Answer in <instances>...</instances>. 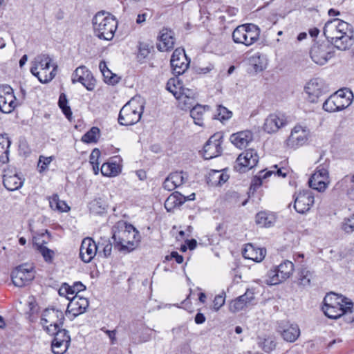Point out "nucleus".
Here are the masks:
<instances>
[{
  "instance_id": "nucleus-14",
  "label": "nucleus",
  "mask_w": 354,
  "mask_h": 354,
  "mask_svg": "<svg viewBox=\"0 0 354 354\" xmlns=\"http://www.w3.org/2000/svg\"><path fill=\"white\" fill-rule=\"evenodd\" d=\"M293 197L294 208L299 214L308 212L314 204V194L310 189L299 192Z\"/></svg>"
},
{
  "instance_id": "nucleus-35",
  "label": "nucleus",
  "mask_w": 354,
  "mask_h": 354,
  "mask_svg": "<svg viewBox=\"0 0 354 354\" xmlns=\"http://www.w3.org/2000/svg\"><path fill=\"white\" fill-rule=\"evenodd\" d=\"M329 167L330 161L326 159L324 162L317 166L315 172L312 174L314 181H316L317 178H323L325 180H330Z\"/></svg>"
},
{
  "instance_id": "nucleus-48",
  "label": "nucleus",
  "mask_w": 354,
  "mask_h": 354,
  "mask_svg": "<svg viewBox=\"0 0 354 354\" xmlns=\"http://www.w3.org/2000/svg\"><path fill=\"white\" fill-rule=\"evenodd\" d=\"M232 115V113L229 111L227 108L219 105L217 108L216 114L214 115L213 118L220 120L223 122L225 120H229Z\"/></svg>"
},
{
  "instance_id": "nucleus-27",
  "label": "nucleus",
  "mask_w": 354,
  "mask_h": 354,
  "mask_svg": "<svg viewBox=\"0 0 354 354\" xmlns=\"http://www.w3.org/2000/svg\"><path fill=\"white\" fill-rule=\"evenodd\" d=\"M253 140L250 131H243L233 133L230 136L231 142L239 149L245 147Z\"/></svg>"
},
{
  "instance_id": "nucleus-52",
  "label": "nucleus",
  "mask_w": 354,
  "mask_h": 354,
  "mask_svg": "<svg viewBox=\"0 0 354 354\" xmlns=\"http://www.w3.org/2000/svg\"><path fill=\"white\" fill-rule=\"evenodd\" d=\"M250 62L253 66L255 71H261L264 68V65L261 59V56L259 53L252 55L250 58Z\"/></svg>"
},
{
  "instance_id": "nucleus-37",
  "label": "nucleus",
  "mask_w": 354,
  "mask_h": 354,
  "mask_svg": "<svg viewBox=\"0 0 354 354\" xmlns=\"http://www.w3.org/2000/svg\"><path fill=\"white\" fill-rule=\"evenodd\" d=\"M53 70L48 73V74H44V78L39 76V72L38 71L39 66L35 63V66L30 68L31 73L37 77L39 82L41 83H47L51 81L56 75V70L57 66L56 64L53 65Z\"/></svg>"
},
{
  "instance_id": "nucleus-17",
  "label": "nucleus",
  "mask_w": 354,
  "mask_h": 354,
  "mask_svg": "<svg viewBox=\"0 0 354 354\" xmlns=\"http://www.w3.org/2000/svg\"><path fill=\"white\" fill-rule=\"evenodd\" d=\"M71 80L73 84L81 83L88 91H93L95 88V80L85 66H80L75 70Z\"/></svg>"
},
{
  "instance_id": "nucleus-22",
  "label": "nucleus",
  "mask_w": 354,
  "mask_h": 354,
  "mask_svg": "<svg viewBox=\"0 0 354 354\" xmlns=\"http://www.w3.org/2000/svg\"><path fill=\"white\" fill-rule=\"evenodd\" d=\"M98 246L91 238H85L81 244L80 257L85 263L90 262L95 256Z\"/></svg>"
},
{
  "instance_id": "nucleus-24",
  "label": "nucleus",
  "mask_w": 354,
  "mask_h": 354,
  "mask_svg": "<svg viewBox=\"0 0 354 354\" xmlns=\"http://www.w3.org/2000/svg\"><path fill=\"white\" fill-rule=\"evenodd\" d=\"M195 198V194L185 196L178 192L172 193L165 201V207L167 212H172L175 208L179 207L186 201H192Z\"/></svg>"
},
{
  "instance_id": "nucleus-7",
  "label": "nucleus",
  "mask_w": 354,
  "mask_h": 354,
  "mask_svg": "<svg viewBox=\"0 0 354 354\" xmlns=\"http://www.w3.org/2000/svg\"><path fill=\"white\" fill-rule=\"evenodd\" d=\"M260 28L253 24H245L237 26L232 32L233 41L247 46L255 43L260 35Z\"/></svg>"
},
{
  "instance_id": "nucleus-40",
  "label": "nucleus",
  "mask_w": 354,
  "mask_h": 354,
  "mask_svg": "<svg viewBox=\"0 0 354 354\" xmlns=\"http://www.w3.org/2000/svg\"><path fill=\"white\" fill-rule=\"evenodd\" d=\"M51 58L48 55L42 54L37 56L35 59V63L41 68L44 74H48L47 71L49 69Z\"/></svg>"
},
{
  "instance_id": "nucleus-36",
  "label": "nucleus",
  "mask_w": 354,
  "mask_h": 354,
  "mask_svg": "<svg viewBox=\"0 0 354 354\" xmlns=\"http://www.w3.org/2000/svg\"><path fill=\"white\" fill-rule=\"evenodd\" d=\"M49 204L53 209L60 212H66L70 209L66 203L64 201L60 200L57 194H54L49 198Z\"/></svg>"
},
{
  "instance_id": "nucleus-50",
  "label": "nucleus",
  "mask_w": 354,
  "mask_h": 354,
  "mask_svg": "<svg viewBox=\"0 0 354 354\" xmlns=\"http://www.w3.org/2000/svg\"><path fill=\"white\" fill-rule=\"evenodd\" d=\"M69 345L65 342L53 339L51 344L52 351L55 354H64L67 351Z\"/></svg>"
},
{
  "instance_id": "nucleus-34",
  "label": "nucleus",
  "mask_w": 354,
  "mask_h": 354,
  "mask_svg": "<svg viewBox=\"0 0 354 354\" xmlns=\"http://www.w3.org/2000/svg\"><path fill=\"white\" fill-rule=\"evenodd\" d=\"M276 221L274 214L266 212H260L256 215V223L262 227H269Z\"/></svg>"
},
{
  "instance_id": "nucleus-30",
  "label": "nucleus",
  "mask_w": 354,
  "mask_h": 354,
  "mask_svg": "<svg viewBox=\"0 0 354 354\" xmlns=\"http://www.w3.org/2000/svg\"><path fill=\"white\" fill-rule=\"evenodd\" d=\"M3 183L4 187L9 191L19 189L23 185V180L17 174H5Z\"/></svg>"
},
{
  "instance_id": "nucleus-58",
  "label": "nucleus",
  "mask_w": 354,
  "mask_h": 354,
  "mask_svg": "<svg viewBox=\"0 0 354 354\" xmlns=\"http://www.w3.org/2000/svg\"><path fill=\"white\" fill-rule=\"evenodd\" d=\"M225 304V297L222 295H218L213 301V307L215 310H218Z\"/></svg>"
},
{
  "instance_id": "nucleus-5",
  "label": "nucleus",
  "mask_w": 354,
  "mask_h": 354,
  "mask_svg": "<svg viewBox=\"0 0 354 354\" xmlns=\"http://www.w3.org/2000/svg\"><path fill=\"white\" fill-rule=\"evenodd\" d=\"M93 26L97 37L111 40L117 28V21L113 16L106 15L104 12H100L93 17Z\"/></svg>"
},
{
  "instance_id": "nucleus-60",
  "label": "nucleus",
  "mask_w": 354,
  "mask_h": 354,
  "mask_svg": "<svg viewBox=\"0 0 354 354\" xmlns=\"http://www.w3.org/2000/svg\"><path fill=\"white\" fill-rule=\"evenodd\" d=\"M165 259L167 261L174 259L179 264L183 261V257L175 251L172 252L170 255L166 256Z\"/></svg>"
},
{
  "instance_id": "nucleus-64",
  "label": "nucleus",
  "mask_w": 354,
  "mask_h": 354,
  "mask_svg": "<svg viewBox=\"0 0 354 354\" xmlns=\"http://www.w3.org/2000/svg\"><path fill=\"white\" fill-rule=\"evenodd\" d=\"M72 287L73 290H75V295H79V293L81 291H83L86 289V286L80 281L74 283Z\"/></svg>"
},
{
  "instance_id": "nucleus-59",
  "label": "nucleus",
  "mask_w": 354,
  "mask_h": 354,
  "mask_svg": "<svg viewBox=\"0 0 354 354\" xmlns=\"http://www.w3.org/2000/svg\"><path fill=\"white\" fill-rule=\"evenodd\" d=\"M100 157V150L97 149H93L90 155L89 162L91 163V165L100 164V162H99Z\"/></svg>"
},
{
  "instance_id": "nucleus-10",
  "label": "nucleus",
  "mask_w": 354,
  "mask_h": 354,
  "mask_svg": "<svg viewBox=\"0 0 354 354\" xmlns=\"http://www.w3.org/2000/svg\"><path fill=\"white\" fill-rule=\"evenodd\" d=\"M35 277L34 268L30 264L17 266L11 273V278L15 286L23 287L28 284Z\"/></svg>"
},
{
  "instance_id": "nucleus-9",
  "label": "nucleus",
  "mask_w": 354,
  "mask_h": 354,
  "mask_svg": "<svg viewBox=\"0 0 354 354\" xmlns=\"http://www.w3.org/2000/svg\"><path fill=\"white\" fill-rule=\"evenodd\" d=\"M63 312L55 308H46L41 314V324L48 333H55L64 324Z\"/></svg>"
},
{
  "instance_id": "nucleus-2",
  "label": "nucleus",
  "mask_w": 354,
  "mask_h": 354,
  "mask_svg": "<svg viewBox=\"0 0 354 354\" xmlns=\"http://www.w3.org/2000/svg\"><path fill=\"white\" fill-rule=\"evenodd\" d=\"M353 303L348 299L333 292L326 295L324 299L322 310L325 315L330 319H337L342 315L351 313L353 315L352 322H354V309Z\"/></svg>"
},
{
  "instance_id": "nucleus-33",
  "label": "nucleus",
  "mask_w": 354,
  "mask_h": 354,
  "mask_svg": "<svg viewBox=\"0 0 354 354\" xmlns=\"http://www.w3.org/2000/svg\"><path fill=\"white\" fill-rule=\"evenodd\" d=\"M11 141L6 134L0 135V162L6 163L9 160V148Z\"/></svg>"
},
{
  "instance_id": "nucleus-62",
  "label": "nucleus",
  "mask_w": 354,
  "mask_h": 354,
  "mask_svg": "<svg viewBox=\"0 0 354 354\" xmlns=\"http://www.w3.org/2000/svg\"><path fill=\"white\" fill-rule=\"evenodd\" d=\"M274 169L272 171H274L272 174H274L275 176H277L279 177L285 178L287 176V169L284 168H278L277 165H274L272 167Z\"/></svg>"
},
{
  "instance_id": "nucleus-1",
  "label": "nucleus",
  "mask_w": 354,
  "mask_h": 354,
  "mask_svg": "<svg viewBox=\"0 0 354 354\" xmlns=\"http://www.w3.org/2000/svg\"><path fill=\"white\" fill-rule=\"evenodd\" d=\"M324 34L338 50H346L353 44L350 24L339 19L328 21L324 27Z\"/></svg>"
},
{
  "instance_id": "nucleus-61",
  "label": "nucleus",
  "mask_w": 354,
  "mask_h": 354,
  "mask_svg": "<svg viewBox=\"0 0 354 354\" xmlns=\"http://www.w3.org/2000/svg\"><path fill=\"white\" fill-rule=\"evenodd\" d=\"M102 245H104L103 248V254L105 257H109L111 254L112 252V244L110 243L109 241H104V243H102Z\"/></svg>"
},
{
  "instance_id": "nucleus-42",
  "label": "nucleus",
  "mask_w": 354,
  "mask_h": 354,
  "mask_svg": "<svg viewBox=\"0 0 354 354\" xmlns=\"http://www.w3.org/2000/svg\"><path fill=\"white\" fill-rule=\"evenodd\" d=\"M178 101V106L183 110L191 109L196 105V99L193 97H187L185 94L184 95H178L176 97Z\"/></svg>"
},
{
  "instance_id": "nucleus-16",
  "label": "nucleus",
  "mask_w": 354,
  "mask_h": 354,
  "mask_svg": "<svg viewBox=\"0 0 354 354\" xmlns=\"http://www.w3.org/2000/svg\"><path fill=\"white\" fill-rule=\"evenodd\" d=\"M306 99L311 103H316L326 91L324 82L318 78L310 80L305 86Z\"/></svg>"
},
{
  "instance_id": "nucleus-31",
  "label": "nucleus",
  "mask_w": 354,
  "mask_h": 354,
  "mask_svg": "<svg viewBox=\"0 0 354 354\" xmlns=\"http://www.w3.org/2000/svg\"><path fill=\"white\" fill-rule=\"evenodd\" d=\"M280 333L285 341L294 342L300 335V329L297 324H290L280 330Z\"/></svg>"
},
{
  "instance_id": "nucleus-39",
  "label": "nucleus",
  "mask_w": 354,
  "mask_h": 354,
  "mask_svg": "<svg viewBox=\"0 0 354 354\" xmlns=\"http://www.w3.org/2000/svg\"><path fill=\"white\" fill-rule=\"evenodd\" d=\"M100 171L104 176H115L120 172V168L116 163L104 162L101 166Z\"/></svg>"
},
{
  "instance_id": "nucleus-4",
  "label": "nucleus",
  "mask_w": 354,
  "mask_h": 354,
  "mask_svg": "<svg viewBox=\"0 0 354 354\" xmlns=\"http://www.w3.org/2000/svg\"><path fill=\"white\" fill-rule=\"evenodd\" d=\"M145 101L141 96H135L120 109L118 122L129 126L137 123L141 118L145 109Z\"/></svg>"
},
{
  "instance_id": "nucleus-49",
  "label": "nucleus",
  "mask_w": 354,
  "mask_h": 354,
  "mask_svg": "<svg viewBox=\"0 0 354 354\" xmlns=\"http://www.w3.org/2000/svg\"><path fill=\"white\" fill-rule=\"evenodd\" d=\"M55 333H48L49 335H54L55 340H57L59 342H65L66 344H70L71 337L68 335V330L66 329H61L59 328L55 331Z\"/></svg>"
},
{
  "instance_id": "nucleus-54",
  "label": "nucleus",
  "mask_w": 354,
  "mask_h": 354,
  "mask_svg": "<svg viewBox=\"0 0 354 354\" xmlns=\"http://www.w3.org/2000/svg\"><path fill=\"white\" fill-rule=\"evenodd\" d=\"M259 344L266 352H270L276 347V342L271 337L263 339V341L259 342Z\"/></svg>"
},
{
  "instance_id": "nucleus-19",
  "label": "nucleus",
  "mask_w": 354,
  "mask_h": 354,
  "mask_svg": "<svg viewBox=\"0 0 354 354\" xmlns=\"http://www.w3.org/2000/svg\"><path fill=\"white\" fill-rule=\"evenodd\" d=\"M288 124V118L284 114L281 113H271L265 120L263 129L268 133H273L277 132Z\"/></svg>"
},
{
  "instance_id": "nucleus-28",
  "label": "nucleus",
  "mask_w": 354,
  "mask_h": 354,
  "mask_svg": "<svg viewBox=\"0 0 354 354\" xmlns=\"http://www.w3.org/2000/svg\"><path fill=\"white\" fill-rule=\"evenodd\" d=\"M185 182V176L183 171H175L170 174L163 183V187L169 191H172L181 185Z\"/></svg>"
},
{
  "instance_id": "nucleus-23",
  "label": "nucleus",
  "mask_w": 354,
  "mask_h": 354,
  "mask_svg": "<svg viewBox=\"0 0 354 354\" xmlns=\"http://www.w3.org/2000/svg\"><path fill=\"white\" fill-rule=\"evenodd\" d=\"M254 299V292L252 290L248 289L243 295L238 297L230 302L229 306L230 310L232 313L242 310L250 305Z\"/></svg>"
},
{
  "instance_id": "nucleus-26",
  "label": "nucleus",
  "mask_w": 354,
  "mask_h": 354,
  "mask_svg": "<svg viewBox=\"0 0 354 354\" xmlns=\"http://www.w3.org/2000/svg\"><path fill=\"white\" fill-rule=\"evenodd\" d=\"M266 250L264 248L255 247L252 243H248L243 251V256L245 259H251L256 262L261 261L266 256Z\"/></svg>"
},
{
  "instance_id": "nucleus-3",
  "label": "nucleus",
  "mask_w": 354,
  "mask_h": 354,
  "mask_svg": "<svg viewBox=\"0 0 354 354\" xmlns=\"http://www.w3.org/2000/svg\"><path fill=\"white\" fill-rule=\"evenodd\" d=\"M114 246L119 251L127 253L133 250L139 242V232L131 224L122 223L121 226L114 230L113 236Z\"/></svg>"
},
{
  "instance_id": "nucleus-32",
  "label": "nucleus",
  "mask_w": 354,
  "mask_h": 354,
  "mask_svg": "<svg viewBox=\"0 0 354 354\" xmlns=\"http://www.w3.org/2000/svg\"><path fill=\"white\" fill-rule=\"evenodd\" d=\"M229 176L223 173L221 171L213 170L212 171L207 179V183L212 186H221L227 181Z\"/></svg>"
},
{
  "instance_id": "nucleus-6",
  "label": "nucleus",
  "mask_w": 354,
  "mask_h": 354,
  "mask_svg": "<svg viewBox=\"0 0 354 354\" xmlns=\"http://www.w3.org/2000/svg\"><path fill=\"white\" fill-rule=\"evenodd\" d=\"M353 93L348 88L339 89L330 95L324 102L323 109L327 112H336L348 107L352 102Z\"/></svg>"
},
{
  "instance_id": "nucleus-25",
  "label": "nucleus",
  "mask_w": 354,
  "mask_h": 354,
  "mask_svg": "<svg viewBox=\"0 0 354 354\" xmlns=\"http://www.w3.org/2000/svg\"><path fill=\"white\" fill-rule=\"evenodd\" d=\"M174 32L171 30L163 28L160 32L159 43L157 44L158 50L167 51L174 48Z\"/></svg>"
},
{
  "instance_id": "nucleus-45",
  "label": "nucleus",
  "mask_w": 354,
  "mask_h": 354,
  "mask_svg": "<svg viewBox=\"0 0 354 354\" xmlns=\"http://www.w3.org/2000/svg\"><path fill=\"white\" fill-rule=\"evenodd\" d=\"M182 83L180 80L175 78H171L167 83V89L176 97L179 91L183 88Z\"/></svg>"
},
{
  "instance_id": "nucleus-20",
  "label": "nucleus",
  "mask_w": 354,
  "mask_h": 354,
  "mask_svg": "<svg viewBox=\"0 0 354 354\" xmlns=\"http://www.w3.org/2000/svg\"><path fill=\"white\" fill-rule=\"evenodd\" d=\"M309 134V129L306 127L300 124L296 125L292 129L290 135L287 139L288 146L297 148L304 145L308 140Z\"/></svg>"
},
{
  "instance_id": "nucleus-57",
  "label": "nucleus",
  "mask_w": 354,
  "mask_h": 354,
  "mask_svg": "<svg viewBox=\"0 0 354 354\" xmlns=\"http://www.w3.org/2000/svg\"><path fill=\"white\" fill-rule=\"evenodd\" d=\"M51 161H52L51 157L40 156L39 159L38 165H37L39 171L41 172V171H44L47 168L48 165L50 163Z\"/></svg>"
},
{
  "instance_id": "nucleus-46",
  "label": "nucleus",
  "mask_w": 354,
  "mask_h": 354,
  "mask_svg": "<svg viewBox=\"0 0 354 354\" xmlns=\"http://www.w3.org/2000/svg\"><path fill=\"white\" fill-rule=\"evenodd\" d=\"M58 104L59 108L62 109L63 113L65 115V116L68 120H71V118L72 116V111L71 110L70 106L68 105V100L64 93L60 94Z\"/></svg>"
},
{
  "instance_id": "nucleus-47",
  "label": "nucleus",
  "mask_w": 354,
  "mask_h": 354,
  "mask_svg": "<svg viewBox=\"0 0 354 354\" xmlns=\"http://www.w3.org/2000/svg\"><path fill=\"white\" fill-rule=\"evenodd\" d=\"M100 136V129L97 127H92L82 138V140L86 143L96 142Z\"/></svg>"
},
{
  "instance_id": "nucleus-51",
  "label": "nucleus",
  "mask_w": 354,
  "mask_h": 354,
  "mask_svg": "<svg viewBox=\"0 0 354 354\" xmlns=\"http://www.w3.org/2000/svg\"><path fill=\"white\" fill-rule=\"evenodd\" d=\"M90 211L96 214H100L104 212L105 208L102 201L100 198L94 199L89 203Z\"/></svg>"
},
{
  "instance_id": "nucleus-15",
  "label": "nucleus",
  "mask_w": 354,
  "mask_h": 354,
  "mask_svg": "<svg viewBox=\"0 0 354 354\" xmlns=\"http://www.w3.org/2000/svg\"><path fill=\"white\" fill-rule=\"evenodd\" d=\"M223 136L220 133L212 136L205 145L203 150V156L205 159L209 160L220 156L222 153L221 144Z\"/></svg>"
},
{
  "instance_id": "nucleus-43",
  "label": "nucleus",
  "mask_w": 354,
  "mask_h": 354,
  "mask_svg": "<svg viewBox=\"0 0 354 354\" xmlns=\"http://www.w3.org/2000/svg\"><path fill=\"white\" fill-rule=\"evenodd\" d=\"M274 171H261L259 173V175L255 176L251 183L250 189H253L255 191L259 187H260L263 183V180L267 178L272 174Z\"/></svg>"
},
{
  "instance_id": "nucleus-55",
  "label": "nucleus",
  "mask_w": 354,
  "mask_h": 354,
  "mask_svg": "<svg viewBox=\"0 0 354 354\" xmlns=\"http://www.w3.org/2000/svg\"><path fill=\"white\" fill-rule=\"evenodd\" d=\"M342 227L346 233H351L354 231V214L344 220Z\"/></svg>"
},
{
  "instance_id": "nucleus-38",
  "label": "nucleus",
  "mask_w": 354,
  "mask_h": 354,
  "mask_svg": "<svg viewBox=\"0 0 354 354\" xmlns=\"http://www.w3.org/2000/svg\"><path fill=\"white\" fill-rule=\"evenodd\" d=\"M313 277V272L307 269L302 268L298 272L297 280L299 286L307 287L310 285L311 279Z\"/></svg>"
},
{
  "instance_id": "nucleus-13",
  "label": "nucleus",
  "mask_w": 354,
  "mask_h": 354,
  "mask_svg": "<svg viewBox=\"0 0 354 354\" xmlns=\"http://www.w3.org/2000/svg\"><path fill=\"white\" fill-rule=\"evenodd\" d=\"M17 105L12 87L7 84L0 85V111L4 113H10Z\"/></svg>"
},
{
  "instance_id": "nucleus-41",
  "label": "nucleus",
  "mask_w": 354,
  "mask_h": 354,
  "mask_svg": "<svg viewBox=\"0 0 354 354\" xmlns=\"http://www.w3.org/2000/svg\"><path fill=\"white\" fill-rule=\"evenodd\" d=\"M330 183V180H325L321 178H317L316 181H314L313 176H311L308 180L310 187L318 191L319 192H324L327 189Z\"/></svg>"
},
{
  "instance_id": "nucleus-11",
  "label": "nucleus",
  "mask_w": 354,
  "mask_h": 354,
  "mask_svg": "<svg viewBox=\"0 0 354 354\" xmlns=\"http://www.w3.org/2000/svg\"><path fill=\"white\" fill-rule=\"evenodd\" d=\"M313 61L319 65H324L333 57V47L326 42L315 43L310 51Z\"/></svg>"
},
{
  "instance_id": "nucleus-18",
  "label": "nucleus",
  "mask_w": 354,
  "mask_h": 354,
  "mask_svg": "<svg viewBox=\"0 0 354 354\" xmlns=\"http://www.w3.org/2000/svg\"><path fill=\"white\" fill-rule=\"evenodd\" d=\"M170 63L174 73L179 75L187 70L190 60L187 58L184 49L176 48L173 52Z\"/></svg>"
},
{
  "instance_id": "nucleus-56",
  "label": "nucleus",
  "mask_w": 354,
  "mask_h": 354,
  "mask_svg": "<svg viewBox=\"0 0 354 354\" xmlns=\"http://www.w3.org/2000/svg\"><path fill=\"white\" fill-rule=\"evenodd\" d=\"M102 75L105 82L108 84L113 85L119 81V77L115 74H113L110 70H107L106 73L103 71Z\"/></svg>"
},
{
  "instance_id": "nucleus-53",
  "label": "nucleus",
  "mask_w": 354,
  "mask_h": 354,
  "mask_svg": "<svg viewBox=\"0 0 354 354\" xmlns=\"http://www.w3.org/2000/svg\"><path fill=\"white\" fill-rule=\"evenodd\" d=\"M58 292L60 296L65 297L68 300H70L73 296H75V290H73L72 286H69L66 283L62 285Z\"/></svg>"
},
{
  "instance_id": "nucleus-8",
  "label": "nucleus",
  "mask_w": 354,
  "mask_h": 354,
  "mask_svg": "<svg viewBox=\"0 0 354 354\" xmlns=\"http://www.w3.org/2000/svg\"><path fill=\"white\" fill-rule=\"evenodd\" d=\"M294 272L292 262L286 260L278 266H274L267 273L265 282L268 285H277L290 278Z\"/></svg>"
},
{
  "instance_id": "nucleus-44",
  "label": "nucleus",
  "mask_w": 354,
  "mask_h": 354,
  "mask_svg": "<svg viewBox=\"0 0 354 354\" xmlns=\"http://www.w3.org/2000/svg\"><path fill=\"white\" fill-rule=\"evenodd\" d=\"M37 250L43 257L45 262L51 263L53 261L55 252L53 250L49 249L45 245H37Z\"/></svg>"
},
{
  "instance_id": "nucleus-21",
  "label": "nucleus",
  "mask_w": 354,
  "mask_h": 354,
  "mask_svg": "<svg viewBox=\"0 0 354 354\" xmlns=\"http://www.w3.org/2000/svg\"><path fill=\"white\" fill-rule=\"evenodd\" d=\"M88 305L89 302L87 298L80 295L73 296L69 300L66 313L72 315L73 318L76 317L86 312Z\"/></svg>"
},
{
  "instance_id": "nucleus-63",
  "label": "nucleus",
  "mask_w": 354,
  "mask_h": 354,
  "mask_svg": "<svg viewBox=\"0 0 354 354\" xmlns=\"http://www.w3.org/2000/svg\"><path fill=\"white\" fill-rule=\"evenodd\" d=\"M150 53L149 46L146 44H140L139 46V54L143 57H146Z\"/></svg>"
},
{
  "instance_id": "nucleus-12",
  "label": "nucleus",
  "mask_w": 354,
  "mask_h": 354,
  "mask_svg": "<svg viewBox=\"0 0 354 354\" xmlns=\"http://www.w3.org/2000/svg\"><path fill=\"white\" fill-rule=\"evenodd\" d=\"M258 161L259 155L256 150L249 149L238 156L234 168L239 172L243 173L256 166Z\"/></svg>"
},
{
  "instance_id": "nucleus-29",
  "label": "nucleus",
  "mask_w": 354,
  "mask_h": 354,
  "mask_svg": "<svg viewBox=\"0 0 354 354\" xmlns=\"http://www.w3.org/2000/svg\"><path fill=\"white\" fill-rule=\"evenodd\" d=\"M209 110V106L207 105L196 104V105L190 109V115L193 118L194 123L198 126H203V121Z\"/></svg>"
}]
</instances>
